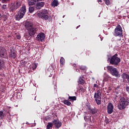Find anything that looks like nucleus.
<instances>
[{
    "instance_id": "1",
    "label": "nucleus",
    "mask_w": 129,
    "mask_h": 129,
    "mask_svg": "<svg viewBox=\"0 0 129 129\" xmlns=\"http://www.w3.org/2000/svg\"><path fill=\"white\" fill-rule=\"evenodd\" d=\"M25 28L28 30V34L30 37H34L38 32V28L34 27V24L31 22L27 21L25 23Z\"/></svg>"
},
{
    "instance_id": "2",
    "label": "nucleus",
    "mask_w": 129,
    "mask_h": 129,
    "mask_svg": "<svg viewBox=\"0 0 129 129\" xmlns=\"http://www.w3.org/2000/svg\"><path fill=\"white\" fill-rule=\"evenodd\" d=\"M93 87L97 88V91L94 93V98L97 105L101 104V93H102V89L98 86L97 84H94Z\"/></svg>"
},
{
    "instance_id": "3",
    "label": "nucleus",
    "mask_w": 129,
    "mask_h": 129,
    "mask_svg": "<svg viewBox=\"0 0 129 129\" xmlns=\"http://www.w3.org/2000/svg\"><path fill=\"white\" fill-rule=\"evenodd\" d=\"M129 104V100L127 99L124 98V97H122L120 98L119 103L117 106V108L120 110H123V109H125L126 106H127Z\"/></svg>"
},
{
    "instance_id": "4",
    "label": "nucleus",
    "mask_w": 129,
    "mask_h": 129,
    "mask_svg": "<svg viewBox=\"0 0 129 129\" xmlns=\"http://www.w3.org/2000/svg\"><path fill=\"white\" fill-rule=\"evenodd\" d=\"M108 72L110 73L112 76H115L117 78H119L120 77V74L118 73V71H117V69L111 66H108L106 67Z\"/></svg>"
},
{
    "instance_id": "5",
    "label": "nucleus",
    "mask_w": 129,
    "mask_h": 129,
    "mask_svg": "<svg viewBox=\"0 0 129 129\" xmlns=\"http://www.w3.org/2000/svg\"><path fill=\"white\" fill-rule=\"evenodd\" d=\"M117 56H118V54L116 53L110 59V64L111 65H113L114 67H117L118 64H119V62H120V58L117 57Z\"/></svg>"
},
{
    "instance_id": "6",
    "label": "nucleus",
    "mask_w": 129,
    "mask_h": 129,
    "mask_svg": "<svg viewBox=\"0 0 129 129\" xmlns=\"http://www.w3.org/2000/svg\"><path fill=\"white\" fill-rule=\"evenodd\" d=\"M113 36L114 37H123L122 28L119 24H118L115 28Z\"/></svg>"
},
{
    "instance_id": "7",
    "label": "nucleus",
    "mask_w": 129,
    "mask_h": 129,
    "mask_svg": "<svg viewBox=\"0 0 129 129\" xmlns=\"http://www.w3.org/2000/svg\"><path fill=\"white\" fill-rule=\"evenodd\" d=\"M48 10L44 9L42 10L40 13H38L37 16L40 19L47 21L49 19V16H48Z\"/></svg>"
},
{
    "instance_id": "8",
    "label": "nucleus",
    "mask_w": 129,
    "mask_h": 129,
    "mask_svg": "<svg viewBox=\"0 0 129 129\" xmlns=\"http://www.w3.org/2000/svg\"><path fill=\"white\" fill-rule=\"evenodd\" d=\"M20 7H21V4L19 2H17L15 4H11L9 6V12L10 13H15V12L20 8Z\"/></svg>"
},
{
    "instance_id": "9",
    "label": "nucleus",
    "mask_w": 129,
    "mask_h": 129,
    "mask_svg": "<svg viewBox=\"0 0 129 129\" xmlns=\"http://www.w3.org/2000/svg\"><path fill=\"white\" fill-rule=\"evenodd\" d=\"M113 108H114V106L113 104L111 103H109L107 106V111L108 114H111L112 112H113Z\"/></svg>"
},
{
    "instance_id": "10",
    "label": "nucleus",
    "mask_w": 129,
    "mask_h": 129,
    "mask_svg": "<svg viewBox=\"0 0 129 129\" xmlns=\"http://www.w3.org/2000/svg\"><path fill=\"white\" fill-rule=\"evenodd\" d=\"M45 34L43 32H41L37 35L36 39L37 41H40L43 42L45 40Z\"/></svg>"
},
{
    "instance_id": "11",
    "label": "nucleus",
    "mask_w": 129,
    "mask_h": 129,
    "mask_svg": "<svg viewBox=\"0 0 129 129\" xmlns=\"http://www.w3.org/2000/svg\"><path fill=\"white\" fill-rule=\"evenodd\" d=\"M45 4L44 2H38L35 5V8L36 10H41L42 8L44 7Z\"/></svg>"
},
{
    "instance_id": "12",
    "label": "nucleus",
    "mask_w": 129,
    "mask_h": 129,
    "mask_svg": "<svg viewBox=\"0 0 129 129\" xmlns=\"http://www.w3.org/2000/svg\"><path fill=\"white\" fill-rule=\"evenodd\" d=\"M54 125H55V126L56 127V128H59V127H61V125H62V122H61V121H59V120H57L56 119H54L53 121H52Z\"/></svg>"
},
{
    "instance_id": "13",
    "label": "nucleus",
    "mask_w": 129,
    "mask_h": 129,
    "mask_svg": "<svg viewBox=\"0 0 129 129\" xmlns=\"http://www.w3.org/2000/svg\"><path fill=\"white\" fill-rule=\"evenodd\" d=\"M19 12L25 16V15H26V13H27V8L26 7V6L25 5H23L22 7L20 8Z\"/></svg>"
},
{
    "instance_id": "14",
    "label": "nucleus",
    "mask_w": 129,
    "mask_h": 129,
    "mask_svg": "<svg viewBox=\"0 0 129 129\" xmlns=\"http://www.w3.org/2000/svg\"><path fill=\"white\" fill-rule=\"evenodd\" d=\"M24 15L23 14V13H21L20 12V11L17 13V14L15 16V18L17 20V21H20L21 19H23L24 18Z\"/></svg>"
},
{
    "instance_id": "15",
    "label": "nucleus",
    "mask_w": 129,
    "mask_h": 129,
    "mask_svg": "<svg viewBox=\"0 0 129 129\" xmlns=\"http://www.w3.org/2000/svg\"><path fill=\"white\" fill-rule=\"evenodd\" d=\"M7 67L6 66V62L4 59L0 58V70H3V69H6Z\"/></svg>"
},
{
    "instance_id": "16",
    "label": "nucleus",
    "mask_w": 129,
    "mask_h": 129,
    "mask_svg": "<svg viewBox=\"0 0 129 129\" xmlns=\"http://www.w3.org/2000/svg\"><path fill=\"white\" fill-rule=\"evenodd\" d=\"M8 53L7 50L5 49L0 53V58H3V59H7L8 58Z\"/></svg>"
},
{
    "instance_id": "17",
    "label": "nucleus",
    "mask_w": 129,
    "mask_h": 129,
    "mask_svg": "<svg viewBox=\"0 0 129 129\" xmlns=\"http://www.w3.org/2000/svg\"><path fill=\"white\" fill-rule=\"evenodd\" d=\"M78 83L81 84V85H83L85 83V81H84V77L83 76H81L78 81Z\"/></svg>"
},
{
    "instance_id": "18",
    "label": "nucleus",
    "mask_w": 129,
    "mask_h": 129,
    "mask_svg": "<svg viewBox=\"0 0 129 129\" xmlns=\"http://www.w3.org/2000/svg\"><path fill=\"white\" fill-rule=\"evenodd\" d=\"M10 57L12 59H16L17 57V52L15 51V50H11L10 54Z\"/></svg>"
},
{
    "instance_id": "19",
    "label": "nucleus",
    "mask_w": 129,
    "mask_h": 129,
    "mask_svg": "<svg viewBox=\"0 0 129 129\" xmlns=\"http://www.w3.org/2000/svg\"><path fill=\"white\" fill-rule=\"evenodd\" d=\"M38 2L39 0H28V5L29 6H34Z\"/></svg>"
},
{
    "instance_id": "20",
    "label": "nucleus",
    "mask_w": 129,
    "mask_h": 129,
    "mask_svg": "<svg viewBox=\"0 0 129 129\" xmlns=\"http://www.w3.org/2000/svg\"><path fill=\"white\" fill-rule=\"evenodd\" d=\"M11 108H12V107L7 106L6 108L3 109V111H4V112H6L7 113H9V114H11L10 113V112H11Z\"/></svg>"
},
{
    "instance_id": "21",
    "label": "nucleus",
    "mask_w": 129,
    "mask_h": 129,
    "mask_svg": "<svg viewBox=\"0 0 129 129\" xmlns=\"http://www.w3.org/2000/svg\"><path fill=\"white\" fill-rule=\"evenodd\" d=\"M58 5L59 1L58 0H54L51 3L52 7H58Z\"/></svg>"
},
{
    "instance_id": "22",
    "label": "nucleus",
    "mask_w": 129,
    "mask_h": 129,
    "mask_svg": "<svg viewBox=\"0 0 129 129\" xmlns=\"http://www.w3.org/2000/svg\"><path fill=\"white\" fill-rule=\"evenodd\" d=\"M78 90H79L80 92H82L83 93L85 92V89H84L83 87H82V86L80 84L78 85Z\"/></svg>"
},
{
    "instance_id": "23",
    "label": "nucleus",
    "mask_w": 129,
    "mask_h": 129,
    "mask_svg": "<svg viewBox=\"0 0 129 129\" xmlns=\"http://www.w3.org/2000/svg\"><path fill=\"white\" fill-rule=\"evenodd\" d=\"M128 76V75L125 73H123L121 75V77L124 80V79H127V77Z\"/></svg>"
},
{
    "instance_id": "24",
    "label": "nucleus",
    "mask_w": 129,
    "mask_h": 129,
    "mask_svg": "<svg viewBox=\"0 0 129 129\" xmlns=\"http://www.w3.org/2000/svg\"><path fill=\"white\" fill-rule=\"evenodd\" d=\"M63 103L64 104H66V105H68L69 106L71 104V102H70L68 100H63Z\"/></svg>"
},
{
    "instance_id": "25",
    "label": "nucleus",
    "mask_w": 129,
    "mask_h": 129,
    "mask_svg": "<svg viewBox=\"0 0 129 129\" xmlns=\"http://www.w3.org/2000/svg\"><path fill=\"white\" fill-rule=\"evenodd\" d=\"M52 126H53V123L48 122L47 123V125H46V128H47V129L52 128Z\"/></svg>"
},
{
    "instance_id": "26",
    "label": "nucleus",
    "mask_w": 129,
    "mask_h": 129,
    "mask_svg": "<svg viewBox=\"0 0 129 129\" xmlns=\"http://www.w3.org/2000/svg\"><path fill=\"white\" fill-rule=\"evenodd\" d=\"M60 65H63L65 64V59H64V57H61L60 59Z\"/></svg>"
},
{
    "instance_id": "27",
    "label": "nucleus",
    "mask_w": 129,
    "mask_h": 129,
    "mask_svg": "<svg viewBox=\"0 0 129 129\" xmlns=\"http://www.w3.org/2000/svg\"><path fill=\"white\" fill-rule=\"evenodd\" d=\"M4 117L5 113H4V112L0 111V119H4Z\"/></svg>"
},
{
    "instance_id": "28",
    "label": "nucleus",
    "mask_w": 129,
    "mask_h": 129,
    "mask_svg": "<svg viewBox=\"0 0 129 129\" xmlns=\"http://www.w3.org/2000/svg\"><path fill=\"white\" fill-rule=\"evenodd\" d=\"M69 99H70V100H72V101H74L76 100V97L69 96Z\"/></svg>"
},
{
    "instance_id": "29",
    "label": "nucleus",
    "mask_w": 129,
    "mask_h": 129,
    "mask_svg": "<svg viewBox=\"0 0 129 129\" xmlns=\"http://www.w3.org/2000/svg\"><path fill=\"white\" fill-rule=\"evenodd\" d=\"M34 11H35V8H34L33 7H29V13H32L34 12Z\"/></svg>"
},
{
    "instance_id": "30",
    "label": "nucleus",
    "mask_w": 129,
    "mask_h": 129,
    "mask_svg": "<svg viewBox=\"0 0 129 129\" xmlns=\"http://www.w3.org/2000/svg\"><path fill=\"white\" fill-rule=\"evenodd\" d=\"M2 10L6 11L8 10V5H3L2 6Z\"/></svg>"
},
{
    "instance_id": "31",
    "label": "nucleus",
    "mask_w": 129,
    "mask_h": 129,
    "mask_svg": "<svg viewBox=\"0 0 129 129\" xmlns=\"http://www.w3.org/2000/svg\"><path fill=\"white\" fill-rule=\"evenodd\" d=\"M80 70H83L84 71L86 70L87 69V68H86V67L84 66H82L80 67Z\"/></svg>"
},
{
    "instance_id": "32",
    "label": "nucleus",
    "mask_w": 129,
    "mask_h": 129,
    "mask_svg": "<svg viewBox=\"0 0 129 129\" xmlns=\"http://www.w3.org/2000/svg\"><path fill=\"white\" fill-rule=\"evenodd\" d=\"M104 1L107 6H109V4H110V1H109V0H104Z\"/></svg>"
},
{
    "instance_id": "33",
    "label": "nucleus",
    "mask_w": 129,
    "mask_h": 129,
    "mask_svg": "<svg viewBox=\"0 0 129 129\" xmlns=\"http://www.w3.org/2000/svg\"><path fill=\"white\" fill-rule=\"evenodd\" d=\"M90 121L92 123H93L94 122V120L93 119V117L91 116L90 117Z\"/></svg>"
},
{
    "instance_id": "34",
    "label": "nucleus",
    "mask_w": 129,
    "mask_h": 129,
    "mask_svg": "<svg viewBox=\"0 0 129 129\" xmlns=\"http://www.w3.org/2000/svg\"><path fill=\"white\" fill-rule=\"evenodd\" d=\"M32 68H33V70H35V69L37 68V64H36V63L32 64Z\"/></svg>"
},
{
    "instance_id": "35",
    "label": "nucleus",
    "mask_w": 129,
    "mask_h": 129,
    "mask_svg": "<svg viewBox=\"0 0 129 129\" xmlns=\"http://www.w3.org/2000/svg\"><path fill=\"white\" fill-rule=\"evenodd\" d=\"M6 49L4 48V47H0V54L3 52V51L5 50Z\"/></svg>"
},
{
    "instance_id": "36",
    "label": "nucleus",
    "mask_w": 129,
    "mask_h": 129,
    "mask_svg": "<svg viewBox=\"0 0 129 129\" xmlns=\"http://www.w3.org/2000/svg\"><path fill=\"white\" fill-rule=\"evenodd\" d=\"M10 1L11 0H2V3L5 4L6 3H8V2H10Z\"/></svg>"
},
{
    "instance_id": "37",
    "label": "nucleus",
    "mask_w": 129,
    "mask_h": 129,
    "mask_svg": "<svg viewBox=\"0 0 129 129\" xmlns=\"http://www.w3.org/2000/svg\"><path fill=\"white\" fill-rule=\"evenodd\" d=\"M4 22H5L6 21H7V20H8V17H7V16H6V15L4 16Z\"/></svg>"
},
{
    "instance_id": "38",
    "label": "nucleus",
    "mask_w": 129,
    "mask_h": 129,
    "mask_svg": "<svg viewBox=\"0 0 129 129\" xmlns=\"http://www.w3.org/2000/svg\"><path fill=\"white\" fill-rule=\"evenodd\" d=\"M18 40H21V35H17Z\"/></svg>"
},
{
    "instance_id": "39",
    "label": "nucleus",
    "mask_w": 129,
    "mask_h": 129,
    "mask_svg": "<svg viewBox=\"0 0 129 129\" xmlns=\"http://www.w3.org/2000/svg\"><path fill=\"white\" fill-rule=\"evenodd\" d=\"M125 90L127 92H129V87H126Z\"/></svg>"
},
{
    "instance_id": "40",
    "label": "nucleus",
    "mask_w": 129,
    "mask_h": 129,
    "mask_svg": "<svg viewBox=\"0 0 129 129\" xmlns=\"http://www.w3.org/2000/svg\"><path fill=\"white\" fill-rule=\"evenodd\" d=\"M8 118H9V119H11V114H9V115L8 116Z\"/></svg>"
},
{
    "instance_id": "41",
    "label": "nucleus",
    "mask_w": 129,
    "mask_h": 129,
    "mask_svg": "<svg viewBox=\"0 0 129 129\" xmlns=\"http://www.w3.org/2000/svg\"><path fill=\"white\" fill-rule=\"evenodd\" d=\"M98 2L99 3H102V0H98Z\"/></svg>"
},
{
    "instance_id": "42",
    "label": "nucleus",
    "mask_w": 129,
    "mask_h": 129,
    "mask_svg": "<svg viewBox=\"0 0 129 129\" xmlns=\"http://www.w3.org/2000/svg\"><path fill=\"white\" fill-rule=\"evenodd\" d=\"M2 20V14H0V21Z\"/></svg>"
},
{
    "instance_id": "43",
    "label": "nucleus",
    "mask_w": 129,
    "mask_h": 129,
    "mask_svg": "<svg viewBox=\"0 0 129 129\" xmlns=\"http://www.w3.org/2000/svg\"><path fill=\"white\" fill-rule=\"evenodd\" d=\"M105 122H106V123H108V121H107L106 120H105Z\"/></svg>"
},
{
    "instance_id": "44",
    "label": "nucleus",
    "mask_w": 129,
    "mask_h": 129,
    "mask_svg": "<svg viewBox=\"0 0 129 129\" xmlns=\"http://www.w3.org/2000/svg\"><path fill=\"white\" fill-rule=\"evenodd\" d=\"M79 27H80V25H79L78 26H77L76 29L79 28Z\"/></svg>"
},
{
    "instance_id": "45",
    "label": "nucleus",
    "mask_w": 129,
    "mask_h": 129,
    "mask_svg": "<svg viewBox=\"0 0 129 129\" xmlns=\"http://www.w3.org/2000/svg\"><path fill=\"white\" fill-rule=\"evenodd\" d=\"M74 67H76V64H74Z\"/></svg>"
},
{
    "instance_id": "46",
    "label": "nucleus",
    "mask_w": 129,
    "mask_h": 129,
    "mask_svg": "<svg viewBox=\"0 0 129 129\" xmlns=\"http://www.w3.org/2000/svg\"><path fill=\"white\" fill-rule=\"evenodd\" d=\"M42 1H44V0H38V2H41Z\"/></svg>"
},
{
    "instance_id": "47",
    "label": "nucleus",
    "mask_w": 129,
    "mask_h": 129,
    "mask_svg": "<svg viewBox=\"0 0 129 129\" xmlns=\"http://www.w3.org/2000/svg\"><path fill=\"white\" fill-rule=\"evenodd\" d=\"M121 39H119V41H121Z\"/></svg>"
},
{
    "instance_id": "48",
    "label": "nucleus",
    "mask_w": 129,
    "mask_h": 129,
    "mask_svg": "<svg viewBox=\"0 0 129 129\" xmlns=\"http://www.w3.org/2000/svg\"><path fill=\"white\" fill-rule=\"evenodd\" d=\"M118 88H119V86H118V87H117Z\"/></svg>"
},
{
    "instance_id": "49",
    "label": "nucleus",
    "mask_w": 129,
    "mask_h": 129,
    "mask_svg": "<svg viewBox=\"0 0 129 129\" xmlns=\"http://www.w3.org/2000/svg\"><path fill=\"white\" fill-rule=\"evenodd\" d=\"M92 79H94V78H92Z\"/></svg>"
},
{
    "instance_id": "50",
    "label": "nucleus",
    "mask_w": 129,
    "mask_h": 129,
    "mask_svg": "<svg viewBox=\"0 0 129 129\" xmlns=\"http://www.w3.org/2000/svg\"><path fill=\"white\" fill-rule=\"evenodd\" d=\"M85 117H84L85 119Z\"/></svg>"
},
{
    "instance_id": "51",
    "label": "nucleus",
    "mask_w": 129,
    "mask_h": 129,
    "mask_svg": "<svg viewBox=\"0 0 129 129\" xmlns=\"http://www.w3.org/2000/svg\"><path fill=\"white\" fill-rule=\"evenodd\" d=\"M0 6H1V4H0Z\"/></svg>"
}]
</instances>
